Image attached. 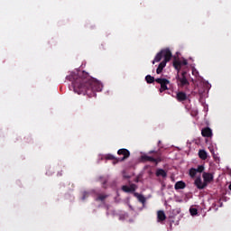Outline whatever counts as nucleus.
Segmentation results:
<instances>
[{"instance_id":"f257e3e1","label":"nucleus","mask_w":231,"mask_h":231,"mask_svg":"<svg viewBox=\"0 0 231 231\" xmlns=\"http://www.w3.org/2000/svg\"><path fill=\"white\" fill-rule=\"evenodd\" d=\"M69 80L72 81L74 92L78 93V95H86L88 90L95 89L96 91H102L103 86L100 81L91 78L88 73L83 71V76L78 78L76 80L73 81L74 74L67 77Z\"/></svg>"},{"instance_id":"f03ea898","label":"nucleus","mask_w":231,"mask_h":231,"mask_svg":"<svg viewBox=\"0 0 231 231\" xmlns=\"http://www.w3.org/2000/svg\"><path fill=\"white\" fill-rule=\"evenodd\" d=\"M163 60L169 61L171 60V59H172V52H171V50L169 49H164L162 50L159 53L156 54L154 60H152V64H154L155 62H160V60H162V59H163Z\"/></svg>"},{"instance_id":"7ed1b4c3","label":"nucleus","mask_w":231,"mask_h":231,"mask_svg":"<svg viewBox=\"0 0 231 231\" xmlns=\"http://www.w3.org/2000/svg\"><path fill=\"white\" fill-rule=\"evenodd\" d=\"M177 80L180 88H189V86H190V83L189 82V74L187 71H182L180 76L178 74Z\"/></svg>"},{"instance_id":"20e7f679","label":"nucleus","mask_w":231,"mask_h":231,"mask_svg":"<svg viewBox=\"0 0 231 231\" xmlns=\"http://www.w3.org/2000/svg\"><path fill=\"white\" fill-rule=\"evenodd\" d=\"M117 155H118V157H116L117 163L118 162H125V160H127V158L131 156V152H129V150L125 148H122L117 151Z\"/></svg>"},{"instance_id":"39448f33","label":"nucleus","mask_w":231,"mask_h":231,"mask_svg":"<svg viewBox=\"0 0 231 231\" xmlns=\"http://www.w3.org/2000/svg\"><path fill=\"white\" fill-rule=\"evenodd\" d=\"M155 82L161 85L160 93H163V91H167V89H169V87L167 86L171 84V81H169V79L164 78H158L155 79Z\"/></svg>"},{"instance_id":"423d86ee","label":"nucleus","mask_w":231,"mask_h":231,"mask_svg":"<svg viewBox=\"0 0 231 231\" xmlns=\"http://www.w3.org/2000/svg\"><path fill=\"white\" fill-rule=\"evenodd\" d=\"M194 184L197 187V189H199V190H203V189H206L207 187V182H203V180H201V177H198L195 180Z\"/></svg>"},{"instance_id":"0eeeda50","label":"nucleus","mask_w":231,"mask_h":231,"mask_svg":"<svg viewBox=\"0 0 231 231\" xmlns=\"http://www.w3.org/2000/svg\"><path fill=\"white\" fill-rule=\"evenodd\" d=\"M202 177L204 180V183H207V185H208V183L214 181V175H212V173L204 172L202 174Z\"/></svg>"},{"instance_id":"6e6552de","label":"nucleus","mask_w":231,"mask_h":231,"mask_svg":"<svg viewBox=\"0 0 231 231\" xmlns=\"http://www.w3.org/2000/svg\"><path fill=\"white\" fill-rule=\"evenodd\" d=\"M176 99L178 102H185L187 100V94L183 91L177 92Z\"/></svg>"},{"instance_id":"1a4fd4ad","label":"nucleus","mask_w":231,"mask_h":231,"mask_svg":"<svg viewBox=\"0 0 231 231\" xmlns=\"http://www.w3.org/2000/svg\"><path fill=\"white\" fill-rule=\"evenodd\" d=\"M201 134L204 138H211L212 129H210V127L203 128L201 131Z\"/></svg>"},{"instance_id":"9d476101","label":"nucleus","mask_w":231,"mask_h":231,"mask_svg":"<svg viewBox=\"0 0 231 231\" xmlns=\"http://www.w3.org/2000/svg\"><path fill=\"white\" fill-rule=\"evenodd\" d=\"M141 159L143 162H152L153 163H156V165H158V162H160L158 159L148 155H143L141 156Z\"/></svg>"},{"instance_id":"9b49d317","label":"nucleus","mask_w":231,"mask_h":231,"mask_svg":"<svg viewBox=\"0 0 231 231\" xmlns=\"http://www.w3.org/2000/svg\"><path fill=\"white\" fill-rule=\"evenodd\" d=\"M167 219V216L163 210H159L157 212V221L158 223H162Z\"/></svg>"},{"instance_id":"f8f14e48","label":"nucleus","mask_w":231,"mask_h":231,"mask_svg":"<svg viewBox=\"0 0 231 231\" xmlns=\"http://www.w3.org/2000/svg\"><path fill=\"white\" fill-rule=\"evenodd\" d=\"M122 190H124V192H134L136 190V184H131L130 186H123Z\"/></svg>"},{"instance_id":"ddd939ff","label":"nucleus","mask_w":231,"mask_h":231,"mask_svg":"<svg viewBox=\"0 0 231 231\" xmlns=\"http://www.w3.org/2000/svg\"><path fill=\"white\" fill-rule=\"evenodd\" d=\"M167 62H169V61H167V60H162V61L159 64V66H158V68H157V69H156L157 75H160V74L163 71V68H165V66H167Z\"/></svg>"},{"instance_id":"4468645a","label":"nucleus","mask_w":231,"mask_h":231,"mask_svg":"<svg viewBox=\"0 0 231 231\" xmlns=\"http://www.w3.org/2000/svg\"><path fill=\"white\" fill-rule=\"evenodd\" d=\"M186 187H187V184H185V182H183L182 180H180L175 183L174 189L175 190H180V189H185Z\"/></svg>"},{"instance_id":"2eb2a0df","label":"nucleus","mask_w":231,"mask_h":231,"mask_svg":"<svg viewBox=\"0 0 231 231\" xmlns=\"http://www.w3.org/2000/svg\"><path fill=\"white\" fill-rule=\"evenodd\" d=\"M155 175L157 178H160V176H162V178H167V171L163 169H157Z\"/></svg>"},{"instance_id":"dca6fc26","label":"nucleus","mask_w":231,"mask_h":231,"mask_svg":"<svg viewBox=\"0 0 231 231\" xmlns=\"http://www.w3.org/2000/svg\"><path fill=\"white\" fill-rule=\"evenodd\" d=\"M173 67L175 68V69L178 70V73H180V70L181 69V60H173Z\"/></svg>"},{"instance_id":"f3484780","label":"nucleus","mask_w":231,"mask_h":231,"mask_svg":"<svg viewBox=\"0 0 231 231\" xmlns=\"http://www.w3.org/2000/svg\"><path fill=\"white\" fill-rule=\"evenodd\" d=\"M199 157L200 158V160H207V158H208V154L207 153V151L199 150Z\"/></svg>"},{"instance_id":"a211bd4d","label":"nucleus","mask_w":231,"mask_h":231,"mask_svg":"<svg viewBox=\"0 0 231 231\" xmlns=\"http://www.w3.org/2000/svg\"><path fill=\"white\" fill-rule=\"evenodd\" d=\"M134 196L135 197V198H137V199H138V201H140V203H143V204H145V197H143V195H140L139 193H134Z\"/></svg>"},{"instance_id":"6ab92c4d","label":"nucleus","mask_w":231,"mask_h":231,"mask_svg":"<svg viewBox=\"0 0 231 231\" xmlns=\"http://www.w3.org/2000/svg\"><path fill=\"white\" fill-rule=\"evenodd\" d=\"M145 80H146L147 84H152L154 81H156V79H154V77H152L151 75H147L145 77Z\"/></svg>"},{"instance_id":"aec40b11","label":"nucleus","mask_w":231,"mask_h":231,"mask_svg":"<svg viewBox=\"0 0 231 231\" xmlns=\"http://www.w3.org/2000/svg\"><path fill=\"white\" fill-rule=\"evenodd\" d=\"M127 217H129V216L127 215L126 212H123L119 214V221H124L127 219Z\"/></svg>"},{"instance_id":"412c9836","label":"nucleus","mask_w":231,"mask_h":231,"mask_svg":"<svg viewBox=\"0 0 231 231\" xmlns=\"http://www.w3.org/2000/svg\"><path fill=\"white\" fill-rule=\"evenodd\" d=\"M196 174H198V171H196V168L189 169L190 178H196Z\"/></svg>"},{"instance_id":"4be33fe9","label":"nucleus","mask_w":231,"mask_h":231,"mask_svg":"<svg viewBox=\"0 0 231 231\" xmlns=\"http://www.w3.org/2000/svg\"><path fill=\"white\" fill-rule=\"evenodd\" d=\"M189 213H190V216H198V208H190Z\"/></svg>"},{"instance_id":"5701e85b","label":"nucleus","mask_w":231,"mask_h":231,"mask_svg":"<svg viewBox=\"0 0 231 231\" xmlns=\"http://www.w3.org/2000/svg\"><path fill=\"white\" fill-rule=\"evenodd\" d=\"M103 158L105 160H115V155H112V154L108 153V154L104 155Z\"/></svg>"},{"instance_id":"b1692460","label":"nucleus","mask_w":231,"mask_h":231,"mask_svg":"<svg viewBox=\"0 0 231 231\" xmlns=\"http://www.w3.org/2000/svg\"><path fill=\"white\" fill-rule=\"evenodd\" d=\"M197 172H203L205 171V166L203 165H199L198 168L196 169Z\"/></svg>"},{"instance_id":"393cba45","label":"nucleus","mask_w":231,"mask_h":231,"mask_svg":"<svg viewBox=\"0 0 231 231\" xmlns=\"http://www.w3.org/2000/svg\"><path fill=\"white\" fill-rule=\"evenodd\" d=\"M187 64H189V62L187 61V60H183L181 61V66H187Z\"/></svg>"},{"instance_id":"a878e982","label":"nucleus","mask_w":231,"mask_h":231,"mask_svg":"<svg viewBox=\"0 0 231 231\" xmlns=\"http://www.w3.org/2000/svg\"><path fill=\"white\" fill-rule=\"evenodd\" d=\"M106 197H99L98 199H105Z\"/></svg>"},{"instance_id":"bb28decb","label":"nucleus","mask_w":231,"mask_h":231,"mask_svg":"<svg viewBox=\"0 0 231 231\" xmlns=\"http://www.w3.org/2000/svg\"><path fill=\"white\" fill-rule=\"evenodd\" d=\"M229 190H231V183L229 184Z\"/></svg>"}]
</instances>
